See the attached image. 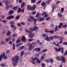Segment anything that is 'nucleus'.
Listing matches in <instances>:
<instances>
[{
	"instance_id": "nucleus-1",
	"label": "nucleus",
	"mask_w": 67,
	"mask_h": 67,
	"mask_svg": "<svg viewBox=\"0 0 67 67\" xmlns=\"http://www.w3.org/2000/svg\"><path fill=\"white\" fill-rule=\"evenodd\" d=\"M59 40H60V41L59 43L58 44H56V43H53V44H54V45H55L56 46H58V47H60V48H59V49H57L56 48H55V50L56 51H60V50H61V53H63V52H64V48H61V47H60V46L58 45L59 44H61V43H62V42L63 41L64 38H63V37H60L59 38Z\"/></svg>"
},
{
	"instance_id": "nucleus-2",
	"label": "nucleus",
	"mask_w": 67,
	"mask_h": 67,
	"mask_svg": "<svg viewBox=\"0 0 67 67\" xmlns=\"http://www.w3.org/2000/svg\"><path fill=\"white\" fill-rule=\"evenodd\" d=\"M38 29V27L37 26H34V28H30L29 29V30L30 31L28 30H26V31L27 33H29V37L30 38H32L34 36V34L32 33V31H35L36 30H37Z\"/></svg>"
},
{
	"instance_id": "nucleus-3",
	"label": "nucleus",
	"mask_w": 67,
	"mask_h": 67,
	"mask_svg": "<svg viewBox=\"0 0 67 67\" xmlns=\"http://www.w3.org/2000/svg\"><path fill=\"white\" fill-rule=\"evenodd\" d=\"M19 59V56L18 55H16L15 56L12 58L13 65V66L15 67V66L17 65Z\"/></svg>"
},
{
	"instance_id": "nucleus-4",
	"label": "nucleus",
	"mask_w": 67,
	"mask_h": 67,
	"mask_svg": "<svg viewBox=\"0 0 67 67\" xmlns=\"http://www.w3.org/2000/svg\"><path fill=\"white\" fill-rule=\"evenodd\" d=\"M42 36L45 37V40L47 41H48V42H49L50 41V40H53V39H54V37L53 36L50 37L49 38H48V37L47 35L45 34H43L42 35Z\"/></svg>"
},
{
	"instance_id": "nucleus-5",
	"label": "nucleus",
	"mask_w": 67,
	"mask_h": 67,
	"mask_svg": "<svg viewBox=\"0 0 67 67\" xmlns=\"http://www.w3.org/2000/svg\"><path fill=\"white\" fill-rule=\"evenodd\" d=\"M60 58H62V59H61ZM55 58L56 59L58 60H61L62 62H63V63H65L66 62V59H65V58L63 56H61L60 58L59 57H55Z\"/></svg>"
},
{
	"instance_id": "nucleus-6",
	"label": "nucleus",
	"mask_w": 67,
	"mask_h": 67,
	"mask_svg": "<svg viewBox=\"0 0 67 67\" xmlns=\"http://www.w3.org/2000/svg\"><path fill=\"white\" fill-rule=\"evenodd\" d=\"M3 3L5 2V5L6 6L5 8L7 10L9 8V6H8V4H10V3L9 2V1H8V0L3 1Z\"/></svg>"
},
{
	"instance_id": "nucleus-7",
	"label": "nucleus",
	"mask_w": 67,
	"mask_h": 67,
	"mask_svg": "<svg viewBox=\"0 0 67 67\" xmlns=\"http://www.w3.org/2000/svg\"><path fill=\"white\" fill-rule=\"evenodd\" d=\"M32 61H31V63H32V64H34H34H35V63L34 62V61L36 60H37V63L40 64L41 63V60H39L38 59L36 58H32Z\"/></svg>"
},
{
	"instance_id": "nucleus-8",
	"label": "nucleus",
	"mask_w": 67,
	"mask_h": 67,
	"mask_svg": "<svg viewBox=\"0 0 67 67\" xmlns=\"http://www.w3.org/2000/svg\"><path fill=\"white\" fill-rule=\"evenodd\" d=\"M2 57H3L4 59H7L8 57L7 56H5V53H3V54L1 55L0 56V62L2 60Z\"/></svg>"
},
{
	"instance_id": "nucleus-9",
	"label": "nucleus",
	"mask_w": 67,
	"mask_h": 67,
	"mask_svg": "<svg viewBox=\"0 0 67 67\" xmlns=\"http://www.w3.org/2000/svg\"><path fill=\"white\" fill-rule=\"evenodd\" d=\"M27 9L28 10H31L33 11L34 10H35V8H36V5H34L33 7H31L30 5H27Z\"/></svg>"
},
{
	"instance_id": "nucleus-10",
	"label": "nucleus",
	"mask_w": 67,
	"mask_h": 67,
	"mask_svg": "<svg viewBox=\"0 0 67 67\" xmlns=\"http://www.w3.org/2000/svg\"><path fill=\"white\" fill-rule=\"evenodd\" d=\"M30 19H28V20L30 22H32V21H33V20H34V17L32 16H31L30 17Z\"/></svg>"
},
{
	"instance_id": "nucleus-11",
	"label": "nucleus",
	"mask_w": 67,
	"mask_h": 67,
	"mask_svg": "<svg viewBox=\"0 0 67 67\" xmlns=\"http://www.w3.org/2000/svg\"><path fill=\"white\" fill-rule=\"evenodd\" d=\"M28 45L29 46V48L30 50H31V49H32L33 48H34V47L33 46H32V44L31 43H29L28 44Z\"/></svg>"
},
{
	"instance_id": "nucleus-12",
	"label": "nucleus",
	"mask_w": 67,
	"mask_h": 67,
	"mask_svg": "<svg viewBox=\"0 0 67 67\" xmlns=\"http://www.w3.org/2000/svg\"><path fill=\"white\" fill-rule=\"evenodd\" d=\"M14 18V17L13 16H9L6 19L7 20H10V19H13Z\"/></svg>"
},
{
	"instance_id": "nucleus-13",
	"label": "nucleus",
	"mask_w": 67,
	"mask_h": 67,
	"mask_svg": "<svg viewBox=\"0 0 67 67\" xmlns=\"http://www.w3.org/2000/svg\"><path fill=\"white\" fill-rule=\"evenodd\" d=\"M21 41H22L23 42H25L26 41V38H25V37L24 36H23L22 37Z\"/></svg>"
},
{
	"instance_id": "nucleus-14",
	"label": "nucleus",
	"mask_w": 67,
	"mask_h": 67,
	"mask_svg": "<svg viewBox=\"0 0 67 67\" xmlns=\"http://www.w3.org/2000/svg\"><path fill=\"white\" fill-rule=\"evenodd\" d=\"M24 8L23 9H21V8H19L18 9V12H22V13H24Z\"/></svg>"
},
{
	"instance_id": "nucleus-15",
	"label": "nucleus",
	"mask_w": 67,
	"mask_h": 67,
	"mask_svg": "<svg viewBox=\"0 0 67 67\" xmlns=\"http://www.w3.org/2000/svg\"><path fill=\"white\" fill-rule=\"evenodd\" d=\"M10 40H11V37H9L8 38H6L5 40V41L6 42H8Z\"/></svg>"
},
{
	"instance_id": "nucleus-16",
	"label": "nucleus",
	"mask_w": 67,
	"mask_h": 67,
	"mask_svg": "<svg viewBox=\"0 0 67 67\" xmlns=\"http://www.w3.org/2000/svg\"><path fill=\"white\" fill-rule=\"evenodd\" d=\"M44 19V18H39L38 19H37V20H38V21H43Z\"/></svg>"
},
{
	"instance_id": "nucleus-17",
	"label": "nucleus",
	"mask_w": 67,
	"mask_h": 67,
	"mask_svg": "<svg viewBox=\"0 0 67 67\" xmlns=\"http://www.w3.org/2000/svg\"><path fill=\"white\" fill-rule=\"evenodd\" d=\"M45 15L44 17H47V16H48V15L47 14L46 12H44L42 14V15Z\"/></svg>"
},
{
	"instance_id": "nucleus-18",
	"label": "nucleus",
	"mask_w": 67,
	"mask_h": 67,
	"mask_svg": "<svg viewBox=\"0 0 67 67\" xmlns=\"http://www.w3.org/2000/svg\"><path fill=\"white\" fill-rule=\"evenodd\" d=\"M41 4L42 6H44L43 7V9H45V5L46 4L44 2H43Z\"/></svg>"
},
{
	"instance_id": "nucleus-19",
	"label": "nucleus",
	"mask_w": 67,
	"mask_h": 67,
	"mask_svg": "<svg viewBox=\"0 0 67 67\" xmlns=\"http://www.w3.org/2000/svg\"><path fill=\"white\" fill-rule=\"evenodd\" d=\"M41 50V49L40 48H36L34 49V51H38V52H40Z\"/></svg>"
},
{
	"instance_id": "nucleus-20",
	"label": "nucleus",
	"mask_w": 67,
	"mask_h": 67,
	"mask_svg": "<svg viewBox=\"0 0 67 67\" xmlns=\"http://www.w3.org/2000/svg\"><path fill=\"white\" fill-rule=\"evenodd\" d=\"M14 13V11L12 10L10 11L9 13V14H12Z\"/></svg>"
},
{
	"instance_id": "nucleus-21",
	"label": "nucleus",
	"mask_w": 67,
	"mask_h": 67,
	"mask_svg": "<svg viewBox=\"0 0 67 67\" xmlns=\"http://www.w3.org/2000/svg\"><path fill=\"white\" fill-rule=\"evenodd\" d=\"M36 42L37 43H38V44L40 45H42V43L40 42V40H37L36 41Z\"/></svg>"
},
{
	"instance_id": "nucleus-22",
	"label": "nucleus",
	"mask_w": 67,
	"mask_h": 67,
	"mask_svg": "<svg viewBox=\"0 0 67 67\" xmlns=\"http://www.w3.org/2000/svg\"><path fill=\"white\" fill-rule=\"evenodd\" d=\"M62 25H63V23H60L59 24V25L58 26V27L59 29H60V28H61V27H62Z\"/></svg>"
},
{
	"instance_id": "nucleus-23",
	"label": "nucleus",
	"mask_w": 67,
	"mask_h": 67,
	"mask_svg": "<svg viewBox=\"0 0 67 67\" xmlns=\"http://www.w3.org/2000/svg\"><path fill=\"white\" fill-rule=\"evenodd\" d=\"M58 15L60 18H62V15L60 13L58 14Z\"/></svg>"
},
{
	"instance_id": "nucleus-24",
	"label": "nucleus",
	"mask_w": 67,
	"mask_h": 67,
	"mask_svg": "<svg viewBox=\"0 0 67 67\" xmlns=\"http://www.w3.org/2000/svg\"><path fill=\"white\" fill-rule=\"evenodd\" d=\"M23 54H24V51H23L21 53L20 55V57H22V56H23Z\"/></svg>"
},
{
	"instance_id": "nucleus-25",
	"label": "nucleus",
	"mask_w": 67,
	"mask_h": 67,
	"mask_svg": "<svg viewBox=\"0 0 67 67\" xmlns=\"http://www.w3.org/2000/svg\"><path fill=\"white\" fill-rule=\"evenodd\" d=\"M44 58H45V57H44L42 56H41L40 58V59L41 60H43V59H44Z\"/></svg>"
},
{
	"instance_id": "nucleus-26",
	"label": "nucleus",
	"mask_w": 67,
	"mask_h": 67,
	"mask_svg": "<svg viewBox=\"0 0 67 67\" xmlns=\"http://www.w3.org/2000/svg\"><path fill=\"white\" fill-rule=\"evenodd\" d=\"M24 46H23L22 47H21L19 49V50L20 51V50H21V49H23V48H24Z\"/></svg>"
},
{
	"instance_id": "nucleus-27",
	"label": "nucleus",
	"mask_w": 67,
	"mask_h": 67,
	"mask_svg": "<svg viewBox=\"0 0 67 67\" xmlns=\"http://www.w3.org/2000/svg\"><path fill=\"white\" fill-rule=\"evenodd\" d=\"M55 8V6H54V5H52V11H54V9Z\"/></svg>"
},
{
	"instance_id": "nucleus-28",
	"label": "nucleus",
	"mask_w": 67,
	"mask_h": 67,
	"mask_svg": "<svg viewBox=\"0 0 67 67\" xmlns=\"http://www.w3.org/2000/svg\"><path fill=\"white\" fill-rule=\"evenodd\" d=\"M20 39H18L16 40V42L17 43H19V42H20Z\"/></svg>"
},
{
	"instance_id": "nucleus-29",
	"label": "nucleus",
	"mask_w": 67,
	"mask_h": 67,
	"mask_svg": "<svg viewBox=\"0 0 67 67\" xmlns=\"http://www.w3.org/2000/svg\"><path fill=\"white\" fill-rule=\"evenodd\" d=\"M12 36L13 37H16V36H18V34H13Z\"/></svg>"
},
{
	"instance_id": "nucleus-30",
	"label": "nucleus",
	"mask_w": 67,
	"mask_h": 67,
	"mask_svg": "<svg viewBox=\"0 0 67 67\" xmlns=\"http://www.w3.org/2000/svg\"><path fill=\"white\" fill-rule=\"evenodd\" d=\"M54 38H58V37L57 36H53Z\"/></svg>"
},
{
	"instance_id": "nucleus-31",
	"label": "nucleus",
	"mask_w": 67,
	"mask_h": 67,
	"mask_svg": "<svg viewBox=\"0 0 67 67\" xmlns=\"http://www.w3.org/2000/svg\"><path fill=\"white\" fill-rule=\"evenodd\" d=\"M15 44L14 43H13V50H14L15 49Z\"/></svg>"
},
{
	"instance_id": "nucleus-32",
	"label": "nucleus",
	"mask_w": 67,
	"mask_h": 67,
	"mask_svg": "<svg viewBox=\"0 0 67 67\" xmlns=\"http://www.w3.org/2000/svg\"><path fill=\"white\" fill-rule=\"evenodd\" d=\"M47 49H45L44 50H43L42 51V53H44V52H46L47 51Z\"/></svg>"
},
{
	"instance_id": "nucleus-33",
	"label": "nucleus",
	"mask_w": 67,
	"mask_h": 67,
	"mask_svg": "<svg viewBox=\"0 0 67 67\" xmlns=\"http://www.w3.org/2000/svg\"><path fill=\"white\" fill-rule=\"evenodd\" d=\"M10 23L11 25H13L14 24V21H11L10 22Z\"/></svg>"
},
{
	"instance_id": "nucleus-34",
	"label": "nucleus",
	"mask_w": 67,
	"mask_h": 67,
	"mask_svg": "<svg viewBox=\"0 0 67 67\" xmlns=\"http://www.w3.org/2000/svg\"><path fill=\"white\" fill-rule=\"evenodd\" d=\"M10 34V31H8L7 32V35L8 36V35H9Z\"/></svg>"
},
{
	"instance_id": "nucleus-35",
	"label": "nucleus",
	"mask_w": 67,
	"mask_h": 67,
	"mask_svg": "<svg viewBox=\"0 0 67 67\" xmlns=\"http://www.w3.org/2000/svg\"><path fill=\"white\" fill-rule=\"evenodd\" d=\"M33 21L34 22V23H35L37 21V19L34 18Z\"/></svg>"
},
{
	"instance_id": "nucleus-36",
	"label": "nucleus",
	"mask_w": 67,
	"mask_h": 67,
	"mask_svg": "<svg viewBox=\"0 0 67 67\" xmlns=\"http://www.w3.org/2000/svg\"><path fill=\"white\" fill-rule=\"evenodd\" d=\"M50 19H51V17H48L46 19V21H48V20H49Z\"/></svg>"
},
{
	"instance_id": "nucleus-37",
	"label": "nucleus",
	"mask_w": 67,
	"mask_h": 67,
	"mask_svg": "<svg viewBox=\"0 0 67 67\" xmlns=\"http://www.w3.org/2000/svg\"><path fill=\"white\" fill-rule=\"evenodd\" d=\"M17 8H18V7L16 6V7H14L13 8V9H14V10H15L17 9Z\"/></svg>"
},
{
	"instance_id": "nucleus-38",
	"label": "nucleus",
	"mask_w": 67,
	"mask_h": 67,
	"mask_svg": "<svg viewBox=\"0 0 67 67\" xmlns=\"http://www.w3.org/2000/svg\"><path fill=\"white\" fill-rule=\"evenodd\" d=\"M34 40L33 39H29L28 40L29 42H32V41H33Z\"/></svg>"
},
{
	"instance_id": "nucleus-39",
	"label": "nucleus",
	"mask_w": 67,
	"mask_h": 67,
	"mask_svg": "<svg viewBox=\"0 0 67 67\" xmlns=\"http://www.w3.org/2000/svg\"><path fill=\"white\" fill-rule=\"evenodd\" d=\"M21 43H20L19 44H17L16 45V46L17 47H19V46H20L21 45Z\"/></svg>"
},
{
	"instance_id": "nucleus-40",
	"label": "nucleus",
	"mask_w": 67,
	"mask_h": 67,
	"mask_svg": "<svg viewBox=\"0 0 67 67\" xmlns=\"http://www.w3.org/2000/svg\"><path fill=\"white\" fill-rule=\"evenodd\" d=\"M4 43V41H2L0 43V44L1 45H2V44H3Z\"/></svg>"
},
{
	"instance_id": "nucleus-41",
	"label": "nucleus",
	"mask_w": 67,
	"mask_h": 67,
	"mask_svg": "<svg viewBox=\"0 0 67 67\" xmlns=\"http://www.w3.org/2000/svg\"><path fill=\"white\" fill-rule=\"evenodd\" d=\"M64 8H62L61 9V12L63 13L64 12Z\"/></svg>"
},
{
	"instance_id": "nucleus-42",
	"label": "nucleus",
	"mask_w": 67,
	"mask_h": 67,
	"mask_svg": "<svg viewBox=\"0 0 67 67\" xmlns=\"http://www.w3.org/2000/svg\"><path fill=\"white\" fill-rule=\"evenodd\" d=\"M58 30V29L57 28V26H56L55 27V31H57Z\"/></svg>"
},
{
	"instance_id": "nucleus-43",
	"label": "nucleus",
	"mask_w": 67,
	"mask_h": 67,
	"mask_svg": "<svg viewBox=\"0 0 67 67\" xmlns=\"http://www.w3.org/2000/svg\"><path fill=\"white\" fill-rule=\"evenodd\" d=\"M45 62L46 63H49V59H46L45 60Z\"/></svg>"
},
{
	"instance_id": "nucleus-44",
	"label": "nucleus",
	"mask_w": 67,
	"mask_h": 67,
	"mask_svg": "<svg viewBox=\"0 0 67 67\" xmlns=\"http://www.w3.org/2000/svg\"><path fill=\"white\" fill-rule=\"evenodd\" d=\"M24 3L21 4V8H22L24 7Z\"/></svg>"
},
{
	"instance_id": "nucleus-45",
	"label": "nucleus",
	"mask_w": 67,
	"mask_h": 67,
	"mask_svg": "<svg viewBox=\"0 0 67 67\" xmlns=\"http://www.w3.org/2000/svg\"><path fill=\"white\" fill-rule=\"evenodd\" d=\"M45 32H46L47 33H48L49 32V31H48V30H47V29H45Z\"/></svg>"
},
{
	"instance_id": "nucleus-46",
	"label": "nucleus",
	"mask_w": 67,
	"mask_h": 67,
	"mask_svg": "<svg viewBox=\"0 0 67 67\" xmlns=\"http://www.w3.org/2000/svg\"><path fill=\"white\" fill-rule=\"evenodd\" d=\"M50 62L51 63H53V59H50Z\"/></svg>"
},
{
	"instance_id": "nucleus-47",
	"label": "nucleus",
	"mask_w": 67,
	"mask_h": 67,
	"mask_svg": "<svg viewBox=\"0 0 67 67\" xmlns=\"http://www.w3.org/2000/svg\"><path fill=\"white\" fill-rule=\"evenodd\" d=\"M32 3H34L35 2V0H31Z\"/></svg>"
},
{
	"instance_id": "nucleus-48",
	"label": "nucleus",
	"mask_w": 67,
	"mask_h": 67,
	"mask_svg": "<svg viewBox=\"0 0 67 67\" xmlns=\"http://www.w3.org/2000/svg\"><path fill=\"white\" fill-rule=\"evenodd\" d=\"M1 66L2 67H4L5 66V64H2L1 65Z\"/></svg>"
},
{
	"instance_id": "nucleus-49",
	"label": "nucleus",
	"mask_w": 67,
	"mask_h": 67,
	"mask_svg": "<svg viewBox=\"0 0 67 67\" xmlns=\"http://www.w3.org/2000/svg\"><path fill=\"white\" fill-rule=\"evenodd\" d=\"M41 1H39L38 2H37V4H39V3H41Z\"/></svg>"
},
{
	"instance_id": "nucleus-50",
	"label": "nucleus",
	"mask_w": 67,
	"mask_h": 67,
	"mask_svg": "<svg viewBox=\"0 0 67 67\" xmlns=\"http://www.w3.org/2000/svg\"><path fill=\"white\" fill-rule=\"evenodd\" d=\"M60 1H58L56 3V4H59V3H60Z\"/></svg>"
},
{
	"instance_id": "nucleus-51",
	"label": "nucleus",
	"mask_w": 67,
	"mask_h": 67,
	"mask_svg": "<svg viewBox=\"0 0 67 67\" xmlns=\"http://www.w3.org/2000/svg\"><path fill=\"white\" fill-rule=\"evenodd\" d=\"M49 1H51V0L47 1L46 2L48 4H49Z\"/></svg>"
},
{
	"instance_id": "nucleus-52",
	"label": "nucleus",
	"mask_w": 67,
	"mask_h": 67,
	"mask_svg": "<svg viewBox=\"0 0 67 67\" xmlns=\"http://www.w3.org/2000/svg\"><path fill=\"white\" fill-rule=\"evenodd\" d=\"M2 21L3 23H6V22H7V20H3Z\"/></svg>"
},
{
	"instance_id": "nucleus-53",
	"label": "nucleus",
	"mask_w": 67,
	"mask_h": 67,
	"mask_svg": "<svg viewBox=\"0 0 67 67\" xmlns=\"http://www.w3.org/2000/svg\"><path fill=\"white\" fill-rule=\"evenodd\" d=\"M9 6V7L10 8H12V5L11 4Z\"/></svg>"
},
{
	"instance_id": "nucleus-54",
	"label": "nucleus",
	"mask_w": 67,
	"mask_h": 67,
	"mask_svg": "<svg viewBox=\"0 0 67 67\" xmlns=\"http://www.w3.org/2000/svg\"><path fill=\"white\" fill-rule=\"evenodd\" d=\"M49 32L51 33H54V31L52 30L50 31H49Z\"/></svg>"
},
{
	"instance_id": "nucleus-55",
	"label": "nucleus",
	"mask_w": 67,
	"mask_h": 67,
	"mask_svg": "<svg viewBox=\"0 0 67 67\" xmlns=\"http://www.w3.org/2000/svg\"><path fill=\"white\" fill-rule=\"evenodd\" d=\"M19 17H20V16H17L16 18V19H19Z\"/></svg>"
},
{
	"instance_id": "nucleus-56",
	"label": "nucleus",
	"mask_w": 67,
	"mask_h": 67,
	"mask_svg": "<svg viewBox=\"0 0 67 67\" xmlns=\"http://www.w3.org/2000/svg\"><path fill=\"white\" fill-rule=\"evenodd\" d=\"M46 55V54L44 53L43 54V55L42 56H43V57H45Z\"/></svg>"
},
{
	"instance_id": "nucleus-57",
	"label": "nucleus",
	"mask_w": 67,
	"mask_h": 67,
	"mask_svg": "<svg viewBox=\"0 0 67 67\" xmlns=\"http://www.w3.org/2000/svg\"><path fill=\"white\" fill-rule=\"evenodd\" d=\"M1 18L2 19H4L5 18V16L4 15H2L1 16Z\"/></svg>"
},
{
	"instance_id": "nucleus-58",
	"label": "nucleus",
	"mask_w": 67,
	"mask_h": 67,
	"mask_svg": "<svg viewBox=\"0 0 67 67\" xmlns=\"http://www.w3.org/2000/svg\"><path fill=\"white\" fill-rule=\"evenodd\" d=\"M17 25L18 26H21V25L19 23H18L17 24Z\"/></svg>"
},
{
	"instance_id": "nucleus-59",
	"label": "nucleus",
	"mask_w": 67,
	"mask_h": 67,
	"mask_svg": "<svg viewBox=\"0 0 67 67\" xmlns=\"http://www.w3.org/2000/svg\"><path fill=\"white\" fill-rule=\"evenodd\" d=\"M40 14H39V13H38L37 14V15H36V17H37L38 16V15Z\"/></svg>"
},
{
	"instance_id": "nucleus-60",
	"label": "nucleus",
	"mask_w": 67,
	"mask_h": 67,
	"mask_svg": "<svg viewBox=\"0 0 67 67\" xmlns=\"http://www.w3.org/2000/svg\"><path fill=\"white\" fill-rule=\"evenodd\" d=\"M21 24H22V25H25V23H23V22H21Z\"/></svg>"
},
{
	"instance_id": "nucleus-61",
	"label": "nucleus",
	"mask_w": 67,
	"mask_h": 67,
	"mask_svg": "<svg viewBox=\"0 0 67 67\" xmlns=\"http://www.w3.org/2000/svg\"><path fill=\"white\" fill-rule=\"evenodd\" d=\"M67 55V51H66V52L64 54V55Z\"/></svg>"
},
{
	"instance_id": "nucleus-62",
	"label": "nucleus",
	"mask_w": 67,
	"mask_h": 67,
	"mask_svg": "<svg viewBox=\"0 0 67 67\" xmlns=\"http://www.w3.org/2000/svg\"><path fill=\"white\" fill-rule=\"evenodd\" d=\"M42 67H45V64H44V63L42 64Z\"/></svg>"
},
{
	"instance_id": "nucleus-63",
	"label": "nucleus",
	"mask_w": 67,
	"mask_h": 67,
	"mask_svg": "<svg viewBox=\"0 0 67 67\" xmlns=\"http://www.w3.org/2000/svg\"><path fill=\"white\" fill-rule=\"evenodd\" d=\"M36 56L37 57H39V55L38 54H37L36 55Z\"/></svg>"
},
{
	"instance_id": "nucleus-64",
	"label": "nucleus",
	"mask_w": 67,
	"mask_h": 67,
	"mask_svg": "<svg viewBox=\"0 0 67 67\" xmlns=\"http://www.w3.org/2000/svg\"><path fill=\"white\" fill-rule=\"evenodd\" d=\"M63 45H67V43L66 42L64 43L63 44Z\"/></svg>"
}]
</instances>
